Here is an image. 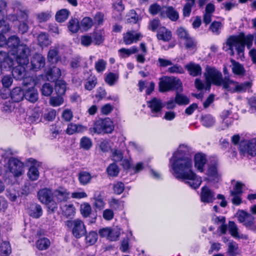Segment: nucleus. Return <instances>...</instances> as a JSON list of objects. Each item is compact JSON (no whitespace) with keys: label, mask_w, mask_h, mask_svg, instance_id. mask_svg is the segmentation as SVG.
Segmentation results:
<instances>
[{"label":"nucleus","mask_w":256,"mask_h":256,"mask_svg":"<svg viewBox=\"0 0 256 256\" xmlns=\"http://www.w3.org/2000/svg\"><path fill=\"white\" fill-rule=\"evenodd\" d=\"M1 82L4 88H8L12 84L13 78L10 75H6L2 78Z\"/></svg>","instance_id":"obj_62"},{"label":"nucleus","mask_w":256,"mask_h":256,"mask_svg":"<svg viewBox=\"0 0 256 256\" xmlns=\"http://www.w3.org/2000/svg\"><path fill=\"white\" fill-rule=\"evenodd\" d=\"M106 62L104 60H98L95 64V68L98 72H104L106 68Z\"/></svg>","instance_id":"obj_63"},{"label":"nucleus","mask_w":256,"mask_h":256,"mask_svg":"<svg viewBox=\"0 0 256 256\" xmlns=\"http://www.w3.org/2000/svg\"><path fill=\"white\" fill-rule=\"evenodd\" d=\"M185 68L188 71L189 74L193 76L202 74V68L199 64L190 62L185 66Z\"/></svg>","instance_id":"obj_25"},{"label":"nucleus","mask_w":256,"mask_h":256,"mask_svg":"<svg viewBox=\"0 0 256 256\" xmlns=\"http://www.w3.org/2000/svg\"><path fill=\"white\" fill-rule=\"evenodd\" d=\"M87 130V127L82 124H76L74 123H70L68 124L66 130V132L69 135L73 134L75 133H83Z\"/></svg>","instance_id":"obj_24"},{"label":"nucleus","mask_w":256,"mask_h":256,"mask_svg":"<svg viewBox=\"0 0 256 256\" xmlns=\"http://www.w3.org/2000/svg\"><path fill=\"white\" fill-rule=\"evenodd\" d=\"M93 25V20L90 17L84 18L80 22V26L85 31L90 29Z\"/></svg>","instance_id":"obj_45"},{"label":"nucleus","mask_w":256,"mask_h":256,"mask_svg":"<svg viewBox=\"0 0 256 256\" xmlns=\"http://www.w3.org/2000/svg\"><path fill=\"white\" fill-rule=\"evenodd\" d=\"M31 69L37 71L43 68L45 64L44 58L40 54H35L31 59Z\"/></svg>","instance_id":"obj_17"},{"label":"nucleus","mask_w":256,"mask_h":256,"mask_svg":"<svg viewBox=\"0 0 256 256\" xmlns=\"http://www.w3.org/2000/svg\"><path fill=\"white\" fill-rule=\"evenodd\" d=\"M11 253V248L9 242H2L0 246V254L3 256H8Z\"/></svg>","instance_id":"obj_46"},{"label":"nucleus","mask_w":256,"mask_h":256,"mask_svg":"<svg viewBox=\"0 0 256 256\" xmlns=\"http://www.w3.org/2000/svg\"><path fill=\"white\" fill-rule=\"evenodd\" d=\"M206 158L205 154L198 153L194 156V166L196 170L202 172L204 171V168L206 162Z\"/></svg>","instance_id":"obj_23"},{"label":"nucleus","mask_w":256,"mask_h":256,"mask_svg":"<svg viewBox=\"0 0 256 256\" xmlns=\"http://www.w3.org/2000/svg\"><path fill=\"white\" fill-rule=\"evenodd\" d=\"M218 163L214 162L208 166L206 170V174L207 180L209 181L218 180L220 178V174L218 170Z\"/></svg>","instance_id":"obj_16"},{"label":"nucleus","mask_w":256,"mask_h":256,"mask_svg":"<svg viewBox=\"0 0 256 256\" xmlns=\"http://www.w3.org/2000/svg\"><path fill=\"white\" fill-rule=\"evenodd\" d=\"M174 100L176 103L178 105H186L190 102L189 98L186 96L178 92Z\"/></svg>","instance_id":"obj_48"},{"label":"nucleus","mask_w":256,"mask_h":256,"mask_svg":"<svg viewBox=\"0 0 256 256\" xmlns=\"http://www.w3.org/2000/svg\"><path fill=\"white\" fill-rule=\"evenodd\" d=\"M93 199L94 200V206L96 208L101 210L104 208L106 203L104 202L102 192L98 191L95 192Z\"/></svg>","instance_id":"obj_26"},{"label":"nucleus","mask_w":256,"mask_h":256,"mask_svg":"<svg viewBox=\"0 0 256 256\" xmlns=\"http://www.w3.org/2000/svg\"><path fill=\"white\" fill-rule=\"evenodd\" d=\"M48 60L50 62H56L58 60V50L57 48L50 49L48 54Z\"/></svg>","instance_id":"obj_50"},{"label":"nucleus","mask_w":256,"mask_h":256,"mask_svg":"<svg viewBox=\"0 0 256 256\" xmlns=\"http://www.w3.org/2000/svg\"><path fill=\"white\" fill-rule=\"evenodd\" d=\"M98 240V234L94 232H90L86 237V242L88 245L94 244Z\"/></svg>","instance_id":"obj_54"},{"label":"nucleus","mask_w":256,"mask_h":256,"mask_svg":"<svg viewBox=\"0 0 256 256\" xmlns=\"http://www.w3.org/2000/svg\"><path fill=\"white\" fill-rule=\"evenodd\" d=\"M68 227L72 228V233L76 238L82 236L86 233V228L82 220L75 219L66 222Z\"/></svg>","instance_id":"obj_10"},{"label":"nucleus","mask_w":256,"mask_h":256,"mask_svg":"<svg viewBox=\"0 0 256 256\" xmlns=\"http://www.w3.org/2000/svg\"><path fill=\"white\" fill-rule=\"evenodd\" d=\"M80 28L79 21L77 18H72L68 22V28L72 33L76 32Z\"/></svg>","instance_id":"obj_44"},{"label":"nucleus","mask_w":256,"mask_h":256,"mask_svg":"<svg viewBox=\"0 0 256 256\" xmlns=\"http://www.w3.org/2000/svg\"><path fill=\"white\" fill-rule=\"evenodd\" d=\"M50 246V240L46 238L39 239L36 242V248L41 250L48 248Z\"/></svg>","instance_id":"obj_39"},{"label":"nucleus","mask_w":256,"mask_h":256,"mask_svg":"<svg viewBox=\"0 0 256 256\" xmlns=\"http://www.w3.org/2000/svg\"><path fill=\"white\" fill-rule=\"evenodd\" d=\"M118 78V76L116 74L110 72L106 76L105 81L108 84L112 86L114 84Z\"/></svg>","instance_id":"obj_57"},{"label":"nucleus","mask_w":256,"mask_h":256,"mask_svg":"<svg viewBox=\"0 0 256 256\" xmlns=\"http://www.w3.org/2000/svg\"><path fill=\"white\" fill-rule=\"evenodd\" d=\"M142 38V35L134 30H129L123 34V41L126 45L137 42Z\"/></svg>","instance_id":"obj_13"},{"label":"nucleus","mask_w":256,"mask_h":256,"mask_svg":"<svg viewBox=\"0 0 256 256\" xmlns=\"http://www.w3.org/2000/svg\"><path fill=\"white\" fill-rule=\"evenodd\" d=\"M200 198L203 202H212L215 200V194L208 186H204L202 188Z\"/></svg>","instance_id":"obj_18"},{"label":"nucleus","mask_w":256,"mask_h":256,"mask_svg":"<svg viewBox=\"0 0 256 256\" xmlns=\"http://www.w3.org/2000/svg\"><path fill=\"white\" fill-rule=\"evenodd\" d=\"M187 2L184 6L183 8V15L185 17L189 16L192 8L194 4L195 0H186Z\"/></svg>","instance_id":"obj_49"},{"label":"nucleus","mask_w":256,"mask_h":256,"mask_svg":"<svg viewBox=\"0 0 256 256\" xmlns=\"http://www.w3.org/2000/svg\"><path fill=\"white\" fill-rule=\"evenodd\" d=\"M63 212L66 217L73 216L75 213V208L73 204L66 205Z\"/></svg>","instance_id":"obj_60"},{"label":"nucleus","mask_w":256,"mask_h":256,"mask_svg":"<svg viewBox=\"0 0 256 256\" xmlns=\"http://www.w3.org/2000/svg\"><path fill=\"white\" fill-rule=\"evenodd\" d=\"M80 210L82 216L86 218L90 214L92 208L90 204L88 203H84L80 206Z\"/></svg>","instance_id":"obj_56"},{"label":"nucleus","mask_w":256,"mask_h":256,"mask_svg":"<svg viewBox=\"0 0 256 256\" xmlns=\"http://www.w3.org/2000/svg\"><path fill=\"white\" fill-rule=\"evenodd\" d=\"M8 170L15 178L20 177L24 172V166L19 160L10 158L8 162Z\"/></svg>","instance_id":"obj_9"},{"label":"nucleus","mask_w":256,"mask_h":256,"mask_svg":"<svg viewBox=\"0 0 256 256\" xmlns=\"http://www.w3.org/2000/svg\"><path fill=\"white\" fill-rule=\"evenodd\" d=\"M41 90L43 95L50 96L53 92V86L49 83H46L42 86Z\"/></svg>","instance_id":"obj_58"},{"label":"nucleus","mask_w":256,"mask_h":256,"mask_svg":"<svg viewBox=\"0 0 256 256\" xmlns=\"http://www.w3.org/2000/svg\"><path fill=\"white\" fill-rule=\"evenodd\" d=\"M158 86L160 91L164 92L182 90V83L176 77L164 76L160 78Z\"/></svg>","instance_id":"obj_6"},{"label":"nucleus","mask_w":256,"mask_h":256,"mask_svg":"<svg viewBox=\"0 0 256 256\" xmlns=\"http://www.w3.org/2000/svg\"><path fill=\"white\" fill-rule=\"evenodd\" d=\"M53 192L46 188L40 190L38 193V198L42 204H48L52 198Z\"/></svg>","instance_id":"obj_22"},{"label":"nucleus","mask_w":256,"mask_h":256,"mask_svg":"<svg viewBox=\"0 0 256 256\" xmlns=\"http://www.w3.org/2000/svg\"><path fill=\"white\" fill-rule=\"evenodd\" d=\"M138 52V48L136 46H134L130 48H122L118 50L120 56L122 58L128 57L132 54H134Z\"/></svg>","instance_id":"obj_35"},{"label":"nucleus","mask_w":256,"mask_h":256,"mask_svg":"<svg viewBox=\"0 0 256 256\" xmlns=\"http://www.w3.org/2000/svg\"><path fill=\"white\" fill-rule=\"evenodd\" d=\"M28 64V62L25 64H18L19 65L12 70V74L14 78L20 80L24 78L26 75V68L24 66L27 65Z\"/></svg>","instance_id":"obj_28"},{"label":"nucleus","mask_w":256,"mask_h":256,"mask_svg":"<svg viewBox=\"0 0 256 256\" xmlns=\"http://www.w3.org/2000/svg\"><path fill=\"white\" fill-rule=\"evenodd\" d=\"M14 14H10L6 16V18L12 22L20 20H27L28 18V11L24 9L22 4L18 2L13 4Z\"/></svg>","instance_id":"obj_8"},{"label":"nucleus","mask_w":256,"mask_h":256,"mask_svg":"<svg viewBox=\"0 0 256 256\" xmlns=\"http://www.w3.org/2000/svg\"><path fill=\"white\" fill-rule=\"evenodd\" d=\"M70 195L68 190L63 187L58 188L53 192V196L58 202L67 201L70 198Z\"/></svg>","instance_id":"obj_19"},{"label":"nucleus","mask_w":256,"mask_h":256,"mask_svg":"<svg viewBox=\"0 0 256 256\" xmlns=\"http://www.w3.org/2000/svg\"><path fill=\"white\" fill-rule=\"evenodd\" d=\"M50 104L52 106H58L64 103V98L61 95L50 97L49 101Z\"/></svg>","instance_id":"obj_51"},{"label":"nucleus","mask_w":256,"mask_h":256,"mask_svg":"<svg viewBox=\"0 0 256 256\" xmlns=\"http://www.w3.org/2000/svg\"><path fill=\"white\" fill-rule=\"evenodd\" d=\"M96 177V175L92 176L90 172L84 171L79 173L78 180L81 184L86 185L90 182L92 178Z\"/></svg>","instance_id":"obj_30"},{"label":"nucleus","mask_w":256,"mask_h":256,"mask_svg":"<svg viewBox=\"0 0 256 256\" xmlns=\"http://www.w3.org/2000/svg\"><path fill=\"white\" fill-rule=\"evenodd\" d=\"M38 44L42 46H47L50 44V41L47 35L44 33L39 34L38 36Z\"/></svg>","instance_id":"obj_52"},{"label":"nucleus","mask_w":256,"mask_h":256,"mask_svg":"<svg viewBox=\"0 0 256 256\" xmlns=\"http://www.w3.org/2000/svg\"><path fill=\"white\" fill-rule=\"evenodd\" d=\"M36 20L39 22H46L52 16V12L50 11L42 12L36 14Z\"/></svg>","instance_id":"obj_37"},{"label":"nucleus","mask_w":256,"mask_h":256,"mask_svg":"<svg viewBox=\"0 0 256 256\" xmlns=\"http://www.w3.org/2000/svg\"><path fill=\"white\" fill-rule=\"evenodd\" d=\"M27 162L32 164L28 172V176L31 180H36L39 176V172L36 167L40 166L41 162L32 158H28Z\"/></svg>","instance_id":"obj_14"},{"label":"nucleus","mask_w":256,"mask_h":256,"mask_svg":"<svg viewBox=\"0 0 256 256\" xmlns=\"http://www.w3.org/2000/svg\"><path fill=\"white\" fill-rule=\"evenodd\" d=\"M236 216L238 222L247 228L255 230L256 226L254 224V218L250 214L243 210H238L236 214Z\"/></svg>","instance_id":"obj_11"},{"label":"nucleus","mask_w":256,"mask_h":256,"mask_svg":"<svg viewBox=\"0 0 256 256\" xmlns=\"http://www.w3.org/2000/svg\"><path fill=\"white\" fill-rule=\"evenodd\" d=\"M120 234V229L118 226L110 228V232L108 240L111 241L116 240Z\"/></svg>","instance_id":"obj_41"},{"label":"nucleus","mask_w":256,"mask_h":256,"mask_svg":"<svg viewBox=\"0 0 256 256\" xmlns=\"http://www.w3.org/2000/svg\"><path fill=\"white\" fill-rule=\"evenodd\" d=\"M93 42L96 45H100L104 39V32L102 30H98L94 31L92 34Z\"/></svg>","instance_id":"obj_34"},{"label":"nucleus","mask_w":256,"mask_h":256,"mask_svg":"<svg viewBox=\"0 0 256 256\" xmlns=\"http://www.w3.org/2000/svg\"><path fill=\"white\" fill-rule=\"evenodd\" d=\"M10 97L14 102H18L24 98V91L20 87L14 88L10 92Z\"/></svg>","instance_id":"obj_29"},{"label":"nucleus","mask_w":256,"mask_h":256,"mask_svg":"<svg viewBox=\"0 0 256 256\" xmlns=\"http://www.w3.org/2000/svg\"><path fill=\"white\" fill-rule=\"evenodd\" d=\"M80 44L84 46H90L93 42L92 36L84 35L80 37Z\"/></svg>","instance_id":"obj_59"},{"label":"nucleus","mask_w":256,"mask_h":256,"mask_svg":"<svg viewBox=\"0 0 256 256\" xmlns=\"http://www.w3.org/2000/svg\"><path fill=\"white\" fill-rule=\"evenodd\" d=\"M104 21V15L101 12H97L94 17V25L100 26L103 24Z\"/></svg>","instance_id":"obj_61"},{"label":"nucleus","mask_w":256,"mask_h":256,"mask_svg":"<svg viewBox=\"0 0 256 256\" xmlns=\"http://www.w3.org/2000/svg\"><path fill=\"white\" fill-rule=\"evenodd\" d=\"M230 234L234 238H239L238 233V228L237 226L234 222H230L228 226Z\"/></svg>","instance_id":"obj_53"},{"label":"nucleus","mask_w":256,"mask_h":256,"mask_svg":"<svg viewBox=\"0 0 256 256\" xmlns=\"http://www.w3.org/2000/svg\"><path fill=\"white\" fill-rule=\"evenodd\" d=\"M200 121L202 125L208 128L213 126L216 122L214 117L210 114L202 116Z\"/></svg>","instance_id":"obj_31"},{"label":"nucleus","mask_w":256,"mask_h":256,"mask_svg":"<svg viewBox=\"0 0 256 256\" xmlns=\"http://www.w3.org/2000/svg\"><path fill=\"white\" fill-rule=\"evenodd\" d=\"M161 15L168 17L172 21H176L179 18L178 12L172 6H165L161 10Z\"/></svg>","instance_id":"obj_20"},{"label":"nucleus","mask_w":256,"mask_h":256,"mask_svg":"<svg viewBox=\"0 0 256 256\" xmlns=\"http://www.w3.org/2000/svg\"><path fill=\"white\" fill-rule=\"evenodd\" d=\"M157 38L164 42H168L172 38V33L164 26H160L158 30Z\"/></svg>","instance_id":"obj_27"},{"label":"nucleus","mask_w":256,"mask_h":256,"mask_svg":"<svg viewBox=\"0 0 256 256\" xmlns=\"http://www.w3.org/2000/svg\"><path fill=\"white\" fill-rule=\"evenodd\" d=\"M147 106L150 109L154 116H156V114L160 112L164 106L162 100L157 98H154L148 101Z\"/></svg>","instance_id":"obj_15"},{"label":"nucleus","mask_w":256,"mask_h":256,"mask_svg":"<svg viewBox=\"0 0 256 256\" xmlns=\"http://www.w3.org/2000/svg\"><path fill=\"white\" fill-rule=\"evenodd\" d=\"M33 83L32 78L30 77L24 78L22 84L28 86L24 90V98L30 102L34 103L38 99V94Z\"/></svg>","instance_id":"obj_7"},{"label":"nucleus","mask_w":256,"mask_h":256,"mask_svg":"<svg viewBox=\"0 0 256 256\" xmlns=\"http://www.w3.org/2000/svg\"><path fill=\"white\" fill-rule=\"evenodd\" d=\"M6 46L10 50L16 52V61L18 64H25L28 63L30 50L26 45L20 44V40L16 36H12L7 40Z\"/></svg>","instance_id":"obj_3"},{"label":"nucleus","mask_w":256,"mask_h":256,"mask_svg":"<svg viewBox=\"0 0 256 256\" xmlns=\"http://www.w3.org/2000/svg\"><path fill=\"white\" fill-rule=\"evenodd\" d=\"M80 144L82 148L88 150L92 148V142L90 138L87 136H83L80 140Z\"/></svg>","instance_id":"obj_42"},{"label":"nucleus","mask_w":256,"mask_h":256,"mask_svg":"<svg viewBox=\"0 0 256 256\" xmlns=\"http://www.w3.org/2000/svg\"><path fill=\"white\" fill-rule=\"evenodd\" d=\"M231 62L232 65V70L234 74L238 75L244 74L245 70L242 65L232 60Z\"/></svg>","instance_id":"obj_40"},{"label":"nucleus","mask_w":256,"mask_h":256,"mask_svg":"<svg viewBox=\"0 0 256 256\" xmlns=\"http://www.w3.org/2000/svg\"><path fill=\"white\" fill-rule=\"evenodd\" d=\"M70 12L66 9L64 8L58 11L55 16L56 20L58 22H62L66 20Z\"/></svg>","instance_id":"obj_36"},{"label":"nucleus","mask_w":256,"mask_h":256,"mask_svg":"<svg viewBox=\"0 0 256 256\" xmlns=\"http://www.w3.org/2000/svg\"><path fill=\"white\" fill-rule=\"evenodd\" d=\"M254 36L248 34L245 36L241 33L238 36L230 37L226 41V45L228 46V50H230V54L234 55V50L240 56L243 54L244 46L246 45L248 48H250L252 44Z\"/></svg>","instance_id":"obj_4"},{"label":"nucleus","mask_w":256,"mask_h":256,"mask_svg":"<svg viewBox=\"0 0 256 256\" xmlns=\"http://www.w3.org/2000/svg\"><path fill=\"white\" fill-rule=\"evenodd\" d=\"M14 64V60L8 53L0 51V66L5 68H10Z\"/></svg>","instance_id":"obj_21"},{"label":"nucleus","mask_w":256,"mask_h":256,"mask_svg":"<svg viewBox=\"0 0 256 256\" xmlns=\"http://www.w3.org/2000/svg\"><path fill=\"white\" fill-rule=\"evenodd\" d=\"M114 128L113 122L109 118H106L96 120L93 127L89 128V132L92 134H111Z\"/></svg>","instance_id":"obj_5"},{"label":"nucleus","mask_w":256,"mask_h":256,"mask_svg":"<svg viewBox=\"0 0 256 256\" xmlns=\"http://www.w3.org/2000/svg\"><path fill=\"white\" fill-rule=\"evenodd\" d=\"M61 76L60 70L57 67H53L48 70L46 73L48 80L54 81L58 79Z\"/></svg>","instance_id":"obj_33"},{"label":"nucleus","mask_w":256,"mask_h":256,"mask_svg":"<svg viewBox=\"0 0 256 256\" xmlns=\"http://www.w3.org/2000/svg\"><path fill=\"white\" fill-rule=\"evenodd\" d=\"M170 66L168 69V72L169 73L182 74L184 72L182 67L178 64H172Z\"/></svg>","instance_id":"obj_55"},{"label":"nucleus","mask_w":256,"mask_h":256,"mask_svg":"<svg viewBox=\"0 0 256 256\" xmlns=\"http://www.w3.org/2000/svg\"><path fill=\"white\" fill-rule=\"evenodd\" d=\"M240 150L244 156H256V139L242 142L240 145Z\"/></svg>","instance_id":"obj_12"},{"label":"nucleus","mask_w":256,"mask_h":256,"mask_svg":"<svg viewBox=\"0 0 256 256\" xmlns=\"http://www.w3.org/2000/svg\"><path fill=\"white\" fill-rule=\"evenodd\" d=\"M108 174L110 176H116L119 172V168L116 164H110L106 168Z\"/></svg>","instance_id":"obj_47"},{"label":"nucleus","mask_w":256,"mask_h":256,"mask_svg":"<svg viewBox=\"0 0 256 256\" xmlns=\"http://www.w3.org/2000/svg\"><path fill=\"white\" fill-rule=\"evenodd\" d=\"M55 90L58 94L62 96L66 90V84L62 80H57L55 85Z\"/></svg>","instance_id":"obj_38"},{"label":"nucleus","mask_w":256,"mask_h":256,"mask_svg":"<svg viewBox=\"0 0 256 256\" xmlns=\"http://www.w3.org/2000/svg\"><path fill=\"white\" fill-rule=\"evenodd\" d=\"M204 75L206 80V90H210L211 84H213L231 92H242L250 89L252 85L250 82L240 84L228 77L224 78L222 73L214 68L207 67Z\"/></svg>","instance_id":"obj_2"},{"label":"nucleus","mask_w":256,"mask_h":256,"mask_svg":"<svg viewBox=\"0 0 256 256\" xmlns=\"http://www.w3.org/2000/svg\"><path fill=\"white\" fill-rule=\"evenodd\" d=\"M210 28L214 34L218 35L220 33L222 24L220 22L214 21L212 23Z\"/></svg>","instance_id":"obj_64"},{"label":"nucleus","mask_w":256,"mask_h":256,"mask_svg":"<svg viewBox=\"0 0 256 256\" xmlns=\"http://www.w3.org/2000/svg\"><path fill=\"white\" fill-rule=\"evenodd\" d=\"M228 254L230 256H236L238 254V245L234 242H230L228 244Z\"/></svg>","instance_id":"obj_43"},{"label":"nucleus","mask_w":256,"mask_h":256,"mask_svg":"<svg viewBox=\"0 0 256 256\" xmlns=\"http://www.w3.org/2000/svg\"><path fill=\"white\" fill-rule=\"evenodd\" d=\"M186 147L180 146L170 160V167L174 176L178 180H188L185 183L192 188H198L202 182V178L192 170L191 158L186 154Z\"/></svg>","instance_id":"obj_1"},{"label":"nucleus","mask_w":256,"mask_h":256,"mask_svg":"<svg viewBox=\"0 0 256 256\" xmlns=\"http://www.w3.org/2000/svg\"><path fill=\"white\" fill-rule=\"evenodd\" d=\"M30 215L35 218H39L42 214L41 206L37 204H33L30 208Z\"/></svg>","instance_id":"obj_32"}]
</instances>
